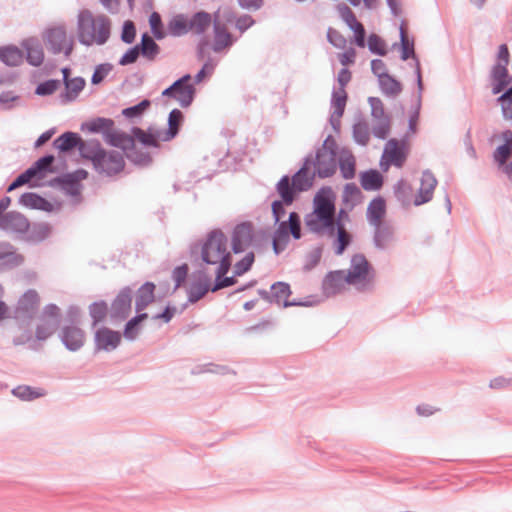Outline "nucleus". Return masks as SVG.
Masks as SVG:
<instances>
[{
	"label": "nucleus",
	"instance_id": "obj_57",
	"mask_svg": "<svg viewBox=\"0 0 512 512\" xmlns=\"http://www.w3.org/2000/svg\"><path fill=\"white\" fill-rule=\"evenodd\" d=\"M61 87V80L47 79L37 84L34 93L41 97L53 95Z\"/></svg>",
	"mask_w": 512,
	"mask_h": 512
},
{
	"label": "nucleus",
	"instance_id": "obj_59",
	"mask_svg": "<svg viewBox=\"0 0 512 512\" xmlns=\"http://www.w3.org/2000/svg\"><path fill=\"white\" fill-rule=\"evenodd\" d=\"M112 70L113 65L108 62L96 65L91 76V84H101Z\"/></svg>",
	"mask_w": 512,
	"mask_h": 512
},
{
	"label": "nucleus",
	"instance_id": "obj_11",
	"mask_svg": "<svg viewBox=\"0 0 512 512\" xmlns=\"http://www.w3.org/2000/svg\"><path fill=\"white\" fill-rule=\"evenodd\" d=\"M374 278V268L364 254L357 253L351 257L350 268L346 274L348 285L369 283Z\"/></svg>",
	"mask_w": 512,
	"mask_h": 512
},
{
	"label": "nucleus",
	"instance_id": "obj_1",
	"mask_svg": "<svg viewBox=\"0 0 512 512\" xmlns=\"http://www.w3.org/2000/svg\"><path fill=\"white\" fill-rule=\"evenodd\" d=\"M337 156L334 152L316 149L315 155L309 153L303 158L301 167L292 176L299 175L298 179L305 181L308 191L313 187L315 177L325 179L336 173Z\"/></svg>",
	"mask_w": 512,
	"mask_h": 512
},
{
	"label": "nucleus",
	"instance_id": "obj_49",
	"mask_svg": "<svg viewBox=\"0 0 512 512\" xmlns=\"http://www.w3.org/2000/svg\"><path fill=\"white\" fill-rule=\"evenodd\" d=\"M394 196L403 207H409L412 198V187L404 180L400 179L393 187Z\"/></svg>",
	"mask_w": 512,
	"mask_h": 512
},
{
	"label": "nucleus",
	"instance_id": "obj_9",
	"mask_svg": "<svg viewBox=\"0 0 512 512\" xmlns=\"http://www.w3.org/2000/svg\"><path fill=\"white\" fill-rule=\"evenodd\" d=\"M191 79L189 73L184 74L162 91V97L177 100L182 108L190 107L196 96V88L190 83Z\"/></svg>",
	"mask_w": 512,
	"mask_h": 512
},
{
	"label": "nucleus",
	"instance_id": "obj_43",
	"mask_svg": "<svg viewBox=\"0 0 512 512\" xmlns=\"http://www.w3.org/2000/svg\"><path fill=\"white\" fill-rule=\"evenodd\" d=\"M364 195L361 189L354 182H349L344 185L342 192V205L355 208L363 201Z\"/></svg>",
	"mask_w": 512,
	"mask_h": 512
},
{
	"label": "nucleus",
	"instance_id": "obj_14",
	"mask_svg": "<svg viewBox=\"0 0 512 512\" xmlns=\"http://www.w3.org/2000/svg\"><path fill=\"white\" fill-rule=\"evenodd\" d=\"M40 298L34 289H28L18 300L14 309V318L25 324H29L37 313Z\"/></svg>",
	"mask_w": 512,
	"mask_h": 512
},
{
	"label": "nucleus",
	"instance_id": "obj_50",
	"mask_svg": "<svg viewBox=\"0 0 512 512\" xmlns=\"http://www.w3.org/2000/svg\"><path fill=\"white\" fill-rule=\"evenodd\" d=\"M150 106L151 101L149 99H143L135 105L124 108L121 113L126 119H140Z\"/></svg>",
	"mask_w": 512,
	"mask_h": 512
},
{
	"label": "nucleus",
	"instance_id": "obj_54",
	"mask_svg": "<svg viewBox=\"0 0 512 512\" xmlns=\"http://www.w3.org/2000/svg\"><path fill=\"white\" fill-rule=\"evenodd\" d=\"M55 161V156L53 154L47 153L40 158H38L33 164L39 171V179H43L47 173H54L57 169L53 166Z\"/></svg>",
	"mask_w": 512,
	"mask_h": 512
},
{
	"label": "nucleus",
	"instance_id": "obj_41",
	"mask_svg": "<svg viewBox=\"0 0 512 512\" xmlns=\"http://www.w3.org/2000/svg\"><path fill=\"white\" fill-rule=\"evenodd\" d=\"M103 139L108 145L119 148L124 152L128 147L127 145H132L133 138L126 132L115 129L114 126L108 129Z\"/></svg>",
	"mask_w": 512,
	"mask_h": 512
},
{
	"label": "nucleus",
	"instance_id": "obj_42",
	"mask_svg": "<svg viewBox=\"0 0 512 512\" xmlns=\"http://www.w3.org/2000/svg\"><path fill=\"white\" fill-rule=\"evenodd\" d=\"M190 31L189 18L182 13L174 15L167 24V34L181 37Z\"/></svg>",
	"mask_w": 512,
	"mask_h": 512
},
{
	"label": "nucleus",
	"instance_id": "obj_46",
	"mask_svg": "<svg viewBox=\"0 0 512 512\" xmlns=\"http://www.w3.org/2000/svg\"><path fill=\"white\" fill-rule=\"evenodd\" d=\"M89 315L92 319L91 326L94 328L102 323L109 314L108 304L104 300L91 303L88 307Z\"/></svg>",
	"mask_w": 512,
	"mask_h": 512
},
{
	"label": "nucleus",
	"instance_id": "obj_13",
	"mask_svg": "<svg viewBox=\"0 0 512 512\" xmlns=\"http://www.w3.org/2000/svg\"><path fill=\"white\" fill-rule=\"evenodd\" d=\"M392 48H398L400 50V59L402 61H407L408 59L413 60L418 93L422 94L424 87L422 81L420 61L415 53L414 40L408 38L407 32L403 27V23L400 26V43H394Z\"/></svg>",
	"mask_w": 512,
	"mask_h": 512
},
{
	"label": "nucleus",
	"instance_id": "obj_63",
	"mask_svg": "<svg viewBox=\"0 0 512 512\" xmlns=\"http://www.w3.org/2000/svg\"><path fill=\"white\" fill-rule=\"evenodd\" d=\"M378 122L372 127V134L375 138L385 140L391 131V118L377 120Z\"/></svg>",
	"mask_w": 512,
	"mask_h": 512
},
{
	"label": "nucleus",
	"instance_id": "obj_44",
	"mask_svg": "<svg viewBox=\"0 0 512 512\" xmlns=\"http://www.w3.org/2000/svg\"><path fill=\"white\" fill-rule=\"evenodd\" d=\"M12 395L21 401H34L45 396L46 392L42 388H36L29 385H19L12 389Z\"/></svg>",
	"mask_w": 512,
	"mask_h": 512
},
{
	"label": "nucleus",
	"instance_id": "obj_28",
	"mask_svg": "<svg viewBox=\"0 0 512 512\" xmlns=\"http://www.w3.org/2000/svg\"><path fill=\"white\" fill-rule=\"evenodd\" d=\"M214 28V41L212 44V50L215 53H219L225 48H229L233 45L235 39L232 34L228 31L226 26L217 19L213 23Z\"/></svg>",
	"mask_w": 512,
	"mask_h": 512
},
{
	"label": "nucleus",
	"instance_id": "obj_30",
	"mask_svg": "<svg viewBox=\"0 0 512 512\" xmlns=\"http://www.w3.org/2000/svg\"><path fill=\"white\" fill-rule=\"evenodd\" d=\"M22 47L26 51L24 58L33 67H39L44 61V51L39 40L28 38L22 41Z\"/></svg>",
	"mask_w": 512,
	"mask_h": 512
},
{
	"label": "nucleus",
	"instance_id": "obj_4",
	"mask_svg": "<svg viewBox=\"0 0 512 512\" xmlns=\"http://www.w3.org/2000/svg\"><path fill=\"white\" fill-rule=\"evenodd\" d=\"M299 175H283L275 185L279 199L271 203V212L274 222L283 220L286 215V207L291 206L300 196L306 192V183L298 179Z\"/></svg>",
	"mask_w": 512,
	"mask_h": 512
},
{
	"label": "nucleus",
	"instance_id": "obj_64",
	"mask_svg": "<svg viewBox=\"0 0 512 512\" xmlns=\"http://www.w3.org/2000/svg\"><path fill=\"white\" fill-rule=\"evenodd\" d=\"M497 102L501 105L502 115L505 119H512V93L505 90L497 98Z\"/></svg>",
	"mask_w": 512,
	"mask_h": 512
},
{
	"label": "nucleus",
	"instance_id": "obj_16",
	"mask_svg": "<svg viewBox=\"0 0 512 512\" xmlns=\"http://www.w3.org/2000/svg\"><path fill=\"white\" fill-rule=\"evenodd\" d=\"M310 232L319 237L327 236L328 238H332L334 253L337 256L342 255L353 242V235L347 230L346 227L338 228L337 230L334 229L333 231H327L323 228H316Z\"/></svg>",
	"mask_w": 512,
	"mask_h": 512
},
{
	"label": "nucleus",
	"instance_id": "obj_3",
	"mask_svg": "<svg viewBox=\"0 0 512 512\" xmlns=\"http://www.w3.org/2000/svg\"><path fill=\"white\" fill-rule=\"evenodd\" d=\"M78 41L85 46L104 45L110 38L111 21L106 15H98L96 19L87 10H81L77 21Z\"/></svg>",
	"mask_w": 512,
	"mask_h": 512
},
{
	"label": "nucleus",
	"instance_id": "obj_23",
	"mask_svg": "<svg viewBox=\"0 0 512 512\" xmlns=\"http://www.w3.org/2000/svg\"><path fill=\"white\" fill-rule=\"evenodd\" d=\"M346 274L344 270L329 271L323 281L322 290L326 297L335 296L345 288Z\"/></svg>",
	"mask_w": 512,
	"mask_h": 512
},
{
	"label": "nucleus",
	"instance_id": "obj_45",
	"mask_svg": "<svg viewBox=\"0 0 512 512\" xmlns=\"http://www.w3.org/2000/svg\"><path fill=\"white\" fill-rule=\"evenodd\" d=\"M378 83L382 93L392 98L397 97L403 90L402 83L392 75L378 79Z\"/></svg>",
	"mask_w": 512,
	"mask_h": 512
},
{
	"label": "nucleus",
	"instance_id": "obj_35",
	"mask_svg": "<svg viewBox=\"0 0 512 512\" xmlns=\"http://www.w3.org/2000/svg\"><path fill=\"white\" fill-rule=\"evenodd\" d=\"M359 182L365 191H379L384 184V176L374 168L361 171L359 173Z\"/></svg>",
	"mask_w": 512,
	"mask_h": 512
},
{
	"label": "nucleus",
	"instance_id": "obj_40",
	"mask_svg": "<svg viewBox=\"0 0 512 512\" xmlns=\"http://www.w3.org/2000/svg\"><path fill=\"white\" fill-rule=\"evenodd\" d=\"M24 60L23 51L15 45L0 46V61L9 67H16Z\"/></svg>",
	"mask_w": 512,
	"mask_h": 512
},
{
	"label": "nucleus",
	"instance_id": "obj_48",
	"mask_svg": "<svg viewBox=\"0 0 512 512\" xmlns=\"http://www.w3.org/2000/svg\"><path fill=\"white\" fill-rule=\"evenodd\" d=\"M292 294L287 282L277 281L271 285V304L282 305V302Z\"/></svg>",
	"mask_w": 512,
	"mask_h": 512
},
{
	"label": "nucleus",
	"instance_id": "obj_31",
	"mask_svg": "<svg viewBox=\"0 0 512 512\" xmlns=\"http://www.w3.org/2000/svg\"><path fill=\"white\" fill-rule=\"evenodd\" d=\"M184 122V114L178 109H172L168 114L167 129L162 130V141L168 142L173 140L180 132Z\"/></svg>",
	"mask_w": 512,
	"mask_h": 512
},
{
	"label": "nucleus",
	"instance_id": "obj_21",
	"mask_svg": "<svg viewBox=\"0 0 512 512\" xmlns=\"http://www.w3.org/2000/svg\"><path fill=\"white\" fill-rule=\"evenodd\" d=\"M29 228V220L18 211H8L0 217V229L3 231L26 234Z\"/></svg>",
	"mask_w": 512,
	"mask_h": 512
},
{
	"label": "nucleus",
	"instance_id": "obj_7",
	"mask_svg": "<svg viewBox=\"0 0 512 512\" xmlns=\"http://www.w3.org/2000/svg\"><path fill=\"white\" fill-rule=\"evenodd\" d=\"M276 229L272 235V249L276 255L281 254L290 243L291 237L295 240L302 238L301 216L296 211H291L287 220L274 222Z\"/></svg>",
	"mask_w": 512,
	"mask_h": 512
},
{
	"label": "nucleus",
	"instance_id": "obj_15",
	"mask_svg": "<svg viewBox=\"0 0 512 512\" xmlns=\"http://www.w3.org/2000/svg\"><path fill=\"white\" fill-rule=\"evenodd\" d=\"M122 340L120 331L113 330L106 326L98 327L94 332V352H111L119 347Z\"/></svg>",
	"mask_w": 512,
	"mask_h": 512
},
{
	"label": "nucleus",
	"instance_id": "obj_6",
	"mask_svg": "<svg viewBox=\"0 0 512 512\" xmlns=\"http://www.w3.org/2000/svg\"><path fill=\"white\" fill-rule=\"evenodd\" d=\"M86 160L92 163L93 169L97 173L109 177L119 174L125 167L123 153L104 149L98 139H94Z\"/></svg>",
	"mask_w": 512,
	"mask_h": 512
},
{
	"label": "nucleus",
	"instance_id": "obj_26",
	"mask_svg": "<svg viewBox=\"0 0 512 512\" xmlns=\"http://www.w3.org/2000/svg\"><path fill=\"white\" fill-rule=\"evenodd\" d=\"M372 226L374 227L373 245L377 250H387L389 245L395 240L394 228L385 222Z\"/></svg>",
	"mask_w": 512,
	"mask_h": 512
},
{
	"label": "nucleus",
	"instance_id": "obj_39",
	"mask_svg": "<svg viewBox=\"0 0 512 512\" xmlns=\"http://www.w3.org/2000/svg\"><path fill=\"white\" fill-rule=\"evenodd\" d=\"M127 146L128 147L125 149L124 154L130 162L140 167H146L151 164L152 157L150 153L139 148L133 139L132 145Z\"/></svg>",
	"mask_w": 512,
	"mask_h": 512
},
{
	"label": "nucleus",
	"instance_id": "obj_47",
	"mask_svg": "<svg viewBox=\"0 0 512 512\" xmlns=\"http://www.w3.org/2000/svg\"><path fill=\"white\" fill-rule=\"evenodd\" d=\"M190 31L194 30L197 34H203L211 25V15L206 11H197L189 19Z\"/></svg>",
	"mask_w": 512,
	"mask_h": 512
},
{
	"label": "nucleus",
	"instance_id": "obj_5",
	"mask_svg": "<svg viewBox=\"0 0 512 512\" xmlns=\"http://www.w3.org/2000/svg\"><path fill=\"white\" fill-rule=\"evenodd\" d=\"M336 193L330 186H322L314 195L312 211L304 216L308 231L319 228L328 222V217L336 211Z\"/></svg>",
	"mask_w": 512,
	"mask_h": 512
},
{
	"label": "nucleus",
	"instance_id": "obj_22",
	"mask_svg": "<svg viewBox=\"0 0 512 512\" xmlns=\"http://www.w3.org/2000/svg\"><path fill=\"white\" fill-rule=\"evenodd\" d=\"M63 91L58 95L59 102L63 105L74 102L84 90L86 80L82 76L66 79L63 83Z\"/></svg>",
	"mask_w": 512,
	"mask_h": 512
},
{
	"label": "nucleus",
	"instance_id": "obj_60",
	"mask_svg": "<svg viewBox=\"0 0 512 512\" xmlns=\"http://www.w3.org/2000/svg\"><path fill=\"white\" fill-rule=\"evenodd\" d=\"M142 325L134 318H130L124 325L122 337L128 341H134L141 331Z\"/></svg>",
	"mask_w": 512,
	"mask_h": 512
},
{
	"label": "nucleus",
	"instance_id": "obj_17",
	"mask_svg": "<svg viewBox=\"0 0 512 512\" xmlns=\"http://www.w3.org/2000/svg\"><path fill=\"white\" fill-rule=\"evenodd\" d=\"M58 335L61 343L68 351L77 352L85 344V331L78 325H63Z\"/></svg>",
	"mask_w": 512,
	"mask_h": 512
},
{
	"label": "nucleus",
	"instance_id": "obj_29",
	"mask_svg": "<svg viewBox=\"0 0 512 512\" xmlns=\"http://www.w3.org/2000/svg\"><path fill=\"white\" fill-rule=\"evenodd\" d=\"M387 205L383 196L374 197L368 204L366 210V219L372 225L384 223L383 219L386 216Z\"/></svg>",
	"mask_w": 512,
	"mask_h": 512
},
{
	"label": "nucleus",
	"instance_id": "obj_36",
	"mask_svg": "<svg viewBox=\"0 0 512 512\" xmlns=\"http://www.w3.org/2000/svg\"><path fill=\"white\" fill-rule=\"evenodd\" d=\"M337 166H339L341 176L350 180L356 175V159L348 148H342L340 150L339 157L337 159Z\"/></svg>",
	"mask_w": 512,
	"mask_h": 512
},
{
	"label": "nucleus",
	"instance_id": "obj_58",
	"mask_svg": "<svg viewBox=\"0 0 512 512\" xmlns=\"http://www.w3.org/2000/svg\"><path fill=\"white\" fill-rule=\"evenodd\" d=\"M81 188L82 184L78 183L69 172L62 174V190L67 195L72 197L79 196Z\"/></svg>",
	"mask_w": 512,
	"mask_h": 512
},
{
	"label": "nucleus",
	"instance_id": "obj_33",
	"mask_svg": "<svg viewBox=\"0 0 512 512\" xmlns=\"http://www.w3.org/2000/svg\"><path fill=\"white\" fill-rule=\"evenodd\" d=\"M66 30L64 27L57 26L46 30V45L50 52L59 54L63 50V45L66 43Z\"/></svg>",
	"mask_w": 512,
	"mask_h": 512
},
{
	"label": "nucleus",
	"instance_id": "obj_52",
	"mask_svg": "<svg viewBox=\"0 0 512 512\" xmlns=\"http://www.w3.org/2000/svg\"><path fill=\"white\" fill-rule=\"evenodd\" d=\"M148 22L151 33L156 40H163L167 36L160 13L153 11L149 16Z\"/></svg>",
	"mask_w": 512,
	"mask_h": 512
},
{
	"label": "nucleus",
	"instance_id": "obj_37",
	"mask_svg": "<svg viewBox=\"0 0 512 512\" xmlns=\"http://www.w3.org/2000/svg\"><path fill=\"white\" fill-rule=\"evenodd\" d=\"M114 126L115 122L113 119L98 116L82 122L80 130L82 132H89L92 134H102L104 137L108 129L113 128Z\"/></svg>",
	"mask_w": 512,
	"mask_h": 512
},
{
	"label": "nucleus",
	"instance_id": "obj_62",
	"mask_svg": "<svg viewBox=\"0 0 512 512\" xmlns=\"http://www.w3.org/2000/svg\"><path fill=\"white\" fill-rule=\"evenodd\" d=\"M337 11L339 13L340 18L346 23L349 28H353V26L358 25L359 21L356 18L355 13L351 10V8L345 3H339L337 6Z\"/></svg>",
	"mask_w": 512,
	"mask_h": 512
},
{
	"label": "nucleus",
	"instance_id": "obj_34",
	"mask_svg": "<svg viewBox=\"0 0 512 512\" xmlns=\"http://www.w3.org/2000/svg\"><path fill=\"white\" fill-rule=\"evenodd\" d=\"M155 284L150 281H146L142 284L135 295V311H144L151 303L155 301Z\"/></svg>",
	"mask_w": 512,
	"mask_h": 512
},
{
	"label": "nucleus",
	"instance_id": "obj_61",
	"mask_svg": "<svg viewBox=\"0 0 512 512\" xmlns=\"http://www.w3.org/2000/svg\"><path fill=\"white\" fill-rule=\"evenodd\" d=\"M255 255L253 252H248L241 260L237 261L234 265V276H242L247 273L253 266Z\"/></svg>",
	"mask_w": 512,
	"mask_h": 512
},
{
	"label": "nucleus",
	"instance_id": "obj_12",
	"mask_svg": "<svg viewBox=\"0 0 512 512\" xmlns=\"http://www.w3.org/2000/svg\"><path fill=\"white\" fill-rule=\"evenodd\" d=\"M133 291L130 286L123 287L111 302L109 318L112 324H118L128 319L132 310Z\"/></svg>",
	"mask_w": 512,
	"mask_h": 512
},
{
	"label": "nucleus",
	"instance_id": "obj_8",
	"mask_svg": "<svg viewBox=\"0 0 512 512\" xmlns=\"http://www.w3.org/2000/svg\"><path fill=\"white\" fill-rule=\"evenodd\" d=\"M95 138L84 140L81 135L73 131H65L53 140V147L60 154L71 155L78 150L81 158H87Z\"/></svg>",
	"mask_w": 512,
	"mask_h": 512
},
{
	"label": "nucleus",
	"instance_id": "obj_24",
	"mask_svg": "<svg viewBox=\"0 0 512 512\" xmlns=\"http://www.w3.org/2000/svg\"><path fill=\"white\" fill-rule=\"evenodd\" d=\"M437 183L438 181L431 170H424L422 172L421 185L418 194L414 199V205L420 206L431 201Z\"/></svg>",
	"mask_w": 512,
	"mask_h": 512
},
{
	"label": "nucleus",
	"instance_id": "obj_18",
	"mask_svg": "<svg viewBox=\"0 0 512 512\" xmlns=\"http://www.w3.org/2000/svg\"><path fill=\"white\" fill-rule=\"evenodd\" d=\"M254 237L253 224L249 221L237 224L232 231L231 248L233 253L244 252L252 243Z\"/></svg>",
	"mask_w": 512,
	"mask_h": 512
},
{
	"label": "nucleus",
	"instance_id": "obj_2",
	"mask_svg": "<svg viewBox=\"0 0 512 512\" xmlns=\"http://www.w3.org/2000/svg\"><path fill=\"white\" fill-rule=\"evenodd\" d=\"M228 238L220 229L210 231L203 241L194 242L189 246L191 262L198 269L216 265L227 250Z\"/></svg>",
	"mask_w": 512,
	"mask_h": 512
},
{
	"label": "nucleus",
	"instance_id": "obj_32",
	"mask_svg": "<svg viewBox=\"0 0 512 512\" xmlns=\"http://www.w3.org/2000/svg\"><path fill=\"white\" fill-rule=\"evenodd\" d=\"M133 140L136 139L144 147H158L159 141H162V130H157L149 127L147 131H144L140 127H133L131 129Z\"/></svg>",
	"mask_w": 512,
	"mask_h": 512
},
{
	"label": "nucleus",
	"instance_id": "obj_56",
	"mask_svg": "<svg viewBox=\"0 0 512 512\" xmlns=\"http://www.w3.org/2000/svg\"><path fill=\"white\" fill-rule=\"evenodd\" d=\"M352 134H353V139L357 144H359L361 146H365L368 144L369 139H370V134H369V127L365 121L360 120V121L354 123V125L352 127Z\"/></svg>",
	"mask_w": 512,
	"mask_h": 512
},
{
	"label": "nucleus",
	"instance_id": "obj_20",
	"mask_svg": "<svg viewBox=\"0 0 512 512\" xmlns=\"http://www.w3.org/2000/svg\"><path fill=\"white\" fill-rule=\"evenodd\" d=\"M407 144L408 135H405L401 140L390 138L384 147L383 156L387 155L395 167L401 168L408 156Z\"/></svg>",
	"mask_w": 512,
	"mask_h": 512
},
{
	"label": "nucleus",
	"instance_id": "obj_55",
	"mask_svg": "<svg viewBox=\"0 0 512 512\" xmlns=\"http://www.w3.org/2000/svg\"><path fill=\"white\" fill-rule=\"evenodd\" d=\"M348 100V94L343 88L334 87L331 94V108L336 110V114L345 112L346 104Z\"/></svg>",
	"mask_w": 512,
	"mask_h": 512
},
{
	"label": "nucleus",
	"instance_id": "obj_10",
	"mask_svg": "<svg viewBox=\"0 0 512 512\" xmlns=\"http://www.w3.org/2000/svg\"><path fill=\"white\" fill-rule=\"evenodd\" d=\"M61 309L54 303L44 306L40 316V324L35 330V338L38 341H45L53 335L61 324Z\"/></svg>",
	"mask_w": 512,
	"mask_h": 512
},
{
	"label": "nucleus",
	"instance_id": "obj_51",
	"mask_svg": "<svg viewBox=\"0 0 512 512\" xmlns=\"http://www.w3.org/2000/svg\"><path fill=\"white\" fill-rule=\"evenodd\" d=\"M50 226L47 223L34 224L32 229L27 232L26 240L31 243H40L50 234Z\"/></svg>",
	"mask_w": 512,
	"mask_h": 512
},
{
	"label": "nucleus",
	"instance_id": "obj_25",
	"mask_svg": "<svg viewBox=\"0 0 512 512\" xmlns=\"http://www.w3.org/2000/svg\"><path fill=\"white\" fill-rule=\"evenodd\" d=\"M24 263V256L9 242H0V270H11Z\"/></svg>",
	"mask_w": 512,
	"mask_h": 512
},
{
	"label": "nucleus",
	"instance_id": "obj_19",
	"mask_svg": "<svg viewBox=\"0 0 512 512\" xmlns=\"http://www.w3.org/2000/svg\"><path fill=\"white\" fill-rule=\"evenodd\" d=\"M195 281L192 282L188 290V302L194 304L202 299L207 292H212L211 277L207 274L206 269H197L193 273Z\"/></svg>",
	"mask_w": 512,
	"mask_h": 512
},
{
	"label": "nucleus",
	"instance_id": "obj_38",
	"mask_svg": "<svg viewBox=\"0 0 512 512\" xmlns=\"http://www.w3.org/2000/svg\"><path fill=\"white\" fill-rule=\"evenodd\" d=\"M354 208H350V206L342 205L339 210L335 211L328 217V222L326 224H321L320 229H326L327 231H333L334 229L346 227V223L350 221V212Z\"/></svg>",
	"mask_w": 512,
	"mask_h": 512
},
{
	"label": "nucleus",
	"instance_id": "obj_27",
	"mask_svg": "<svg viewBox=\"0 0 512 512\" xmlns=\"http://www.w3.org/2000/svg\"><path fill=\"white\" fill-rule=\"evenodd\" d=\"M490 78L493 95L502 93L512 81V77L509 75L507 67L502 63H496L492 66Z\"/></svg>",
	"mask_w": 512,
	"mask_h": 512
},
{
	"label": "nucleus",
	"instance_id": "obj_53",
	"mask_svg": "<svg viewBox=\"0 0 512 512\" xmlns=\"http://www.w3.org/2000/svg\"><path fill=\"white\" fill-rule=\"evenodd\" d=\"M369 51L377 56H386L388 53L387 44L385 40L376 33H371L367 38Z\"/></svg>",
	"mask_w": 512,
	"mask_h": 512
}]
</instances>
